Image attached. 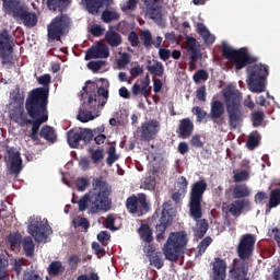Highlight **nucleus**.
<instances>
[{"instance_id": "obj_38", "label": "nucleus", "mask_w": 280, "mask_h": 280, "mask_svg": "<svg viewBox=\"0 0 280 280\" xmlns=\"http://www.w3.org/2000/svg\"><path fill=\"white\" fill-rule=\"evenodd\" d=\"M47 4L49 10H59V12H62L69 5V0H47Z\"/></svg>"}, {"instance_id": "obj_51", "label": "nucleus", "mask_w": 280, "mask_h": 280, "mask_svg": "<svg viewBox=\"0 0 280 280\" xmlns=\"http://www.w3.org/2000/svg\"><path fill=\"white\" fill-rule=\"evenodd\" d=\"M80 261H82V259L77 254H72L71 256H69L68 258L69 270H78V266L80 265Z\"/></svg>"}, {"instance_id": "obj_49", "label": "nucleus", "mask_w": 280, "mask_h": 280, "mask_svg": "<svg viewBox=\"0 0 280 280\" xmlns=\"http://www.w3.org/2000/svg\"><path fill=\"white\" fill-rule=\"evenodd\" d=\"M213 242V238L211 236H206L198 245V253L199 255H203V253L207 252V248L211 246V243Z\"/></svg>"}, {"instance_id": "obj_59", "label": "nucleus", "mask_w": 280, "mask_h": 280, "mask_svg": "<svg viewBox=\"0 0 280 280\" xmlns=\"http://www.w3.org/2000/svg\"><path fill=\"white\" fill-rule=\"evenodd\" d=\"M75 187L78 191H86V187H89V178L81 177L75 180Z\"/></svg>"}, {"instance_id": "obj_3", "label": "nucleus", "mask_w": 280, "mask_h": 280, "mask_svg": "<svg viewBox=\"0 0 280 280\" xmlns=\"http://www.w3.org/2000/svg\"><path fill=\"white\" fill-rule=\"evenodd\" d=\"M207 180H197L191 185L189 194V215L195 222H198L195 230V237H198V240H202V237H205L209 231V221H207V219H201L202 198L205 196V191H207Z\"/></svg>"}, {"instance_id": "obj_7", "label": "nucleus", "mask_w": 280, "mask_h": 280, "mask_svg": "<svg viewBox=\"0 0 280 280\" xmlns=\"http://www.w3.org/2000/svg\"><path fill=\"white\" fill-rule=\"evenodd\" d=\"M229 126L233 130L244 121V108L242 107V92L228 88L223 91Z\"/></svg>"}, {"instance_id": "obj_60", "label": "nucleus", "mask_w": 280, "mask_h": 280, "mask_svg": "<svg viewBox=\"0 0 280 280\" xmlns=\"http://www.w3.org/2000/svg\"><path fill=\"white\" fill-rule=\"evenodd\" d=\"M97 240L103 246H108V240H110V233L108 231H102L97 234Z\"/></svg>"}, {"instance_id": "obj_63", "label": "nucleus", "mask_w": 280, "mask_h": 280, "mask_svg": "<svg viewBox=\"0 0 280 280\" xmlns=\"http://www.w3.org/2000/svg\"><path fill=\"white\" fill-rule=\"evenodd\" d=\"M190 145H192V148H205V143L200 139V135H195L191 137Z\"/></svg>"}, {"instance_id": "obj_50", "label": "nucleus", "mask_w": 280, "mask_h": 280, "mask_svg": "<svg viewBox=\"0 0 280 280\" xmlns=\"http://www.w3.org/2000/svg\"><path fill=\"white\" fill-rule=\"evenodd\" d=\"M22 280H43V277L38 271L30 269L24 271Z\"/></svg>"}, {"instance_id": "obj_17", "label": "nucleus", "mask_w": 280, "mask_h": 280, "mask_svg": "<svg viewBox=\"0 0 280 280\" xmlns=\"http://www.w3.org/2000/svg\"><path fill=\"white\" fill-rule=\"evenodd\" d=\"M224 103L220 100H213L210 103V113L208 117L211 119V121L214 124V126H224L226 124V120L224 119Z\"/></svg>"}, {"instance_id": "obj_15", "label": "nucleus", "mask_w": 280, "mask_h": 280, "mask_svg": "<svg viewBox=\"0 0 280 280\" xmlns=\"http://www.w3.org/2000/svg\"><path fill=\"white\" fill-rule=\"evenodd\" d=\"M159 132H161V121L158 119H150L140 127V141L150 143V141L156 139Z\"/></svg>"}, {"instance_id": "obj_53", "label": "nucleus", "mask_w": 280, "mask_h": 280, "mask_svg": "<svg viewBox=\"0 0 280 280\" xmlns=\"http://www.w3.org/2000/svg\"><path fill=\"white\" fill-rule=\"evenodd\" d=\"M92 250H94V255H96L98 259L106 256V249L97 242L92 243Z\"/></svg>"}, {"instance_id": "obj_57", "label": "nucleus", "mask_w": 280, "mask_h": 280, "mask_svg": "<svg viewBox=\"0 0 280 280\" xmlns=\"http://www.w3.org/2000/svg\"><path fill=\"white\" fill-rule=\"evenodd\" d=\"M140 36L137 34V32L131 31L128 35V40L131 45V47H139L141 45V42L139 40Z\"/></svg>"}, {"instance_id": "obj_24", "label": "nucleus", "mask_w": 280, "mask_h": 280, "mask_svg": "<svg viewBox=\"0 0 280 280\" xmlns=\"http://www.w3.org/2000/svg\"><path fill=\"white\" fill-rule=\"evenodd\" d=\"M194 121L191 118H183L179 120V125L177 128V135L179 139H189L191 135H194Z\"/></svg>"}, {"instance_id": "obj_1", "label": "nucleus", "mask_w": 280, "mask_h": 280, "mask_svg": "<svg viewBox=\"0 0 280 280\" xmlns=\"http://www.w3.org/2000/svg\"><path fill=\"white\" fill-rule=\"evenodd\" d=\"M49 89L36 88L28 92L25 100V110L15 108L11 113V119L22 128L32 126L28 137L32 141H38L40 125L49 121Z\"/></svg>"}, {"instance_id": "obj_25", "label": "nucleus", "mask_w": 280, "mask_h": 280, "mask_svg": "<svg viewBox=\"0 0 280 280\" xmlns=\"http://www.w3.org/2000/svg\"><path fill=\"white\" fill-rule=\"evenodd\" d=\"M213 280H226V261L220 257L214 258Z\"/></svg>"}, {"instance_id": "obj_21", "label": "nucleus", "mask_w": 280, "mask_h": 280, "mask_svg": "<svg viewBox=\"0 0 280 280\" xmlns=\"http://www.w3.org/2000/svg\"><path fill=\"white\" fill-rule=\"evenodd\" d=\"M110 56V48L103 42H97L90 47L85 54V60H93L97 58H108Z\"/></svg>"}, {"instance_id": "obj_29", "label": "nucleus", "mask_w": 280, "mask_h": 280, "mask_svg": "<svg viewBox=\"0 0 280 280\" xmlns=\"http://www.w3.org/2000/svg\"><path fill=\"white\" fill-rule=\"evenodd\" d=\"M39 137L45 139V141H48V143H56V141H58L56 130H54V127H50L49 125H46L40 129Z\"/></svg>"}, {"instance_id": "obj_48", "label": "nucleus", "mask_w": 280, "mask_h": 280, "mask_svg": "<svg viewBox=\"0 0 280 280\" xmlns=\"http://www.w3.org/2000/svg\"><path fill=\"white\" fill-rule=\"evenodd\" d=\"M89 202L91 203V197L88 192L83 195L78 201L79 211L81 212L86 211L89 209Z\"/></svg>"}, {"instance_id": "obj_56", "label": "nucleus", "mask_w": 280, "mask_h": 280, "mask_svg": "<svg viewBox=\"0 0 280 280\" xmlns=\"http://www.w3.org/2000/svg\"><path fill=\"white\" fill-rule=\"evenodd\" d=\"M259 135H250L247 140L248 150H255L259 145Z\"/></svg>"}, {"instance_id": "obj_2", "label": "nucleus", "mask_w": 280, "mask_h": 280, "mask_svg": "<svg viewBox=\"0 0 280 280\" xmlns=\"http://www.w3.org/2000/svg\"><path fill=\"white\" fill-rule=\"evenodd\" d=\"M222 56L234 65L235 71H242L244 67L249 65L246 69V83L252 93H264L266 91L270 67L264 63H255L259 62V57L248 54L246 48L235 50L226 44L222 46Z\"/></svg>"}, {"instance_id": "obj_52", "label": "nucleus", "mask_w": 280, "mask_h": 280, "mask_svg": "<svg viewBox=\"0 0 280 280\" xmlns=\"http://www.w3.org/2000/svg\"><path fill=\"white\" fill-rule=\"evenodd\" d=\"M234 183H244L245 180H248L250 178V173L248 171L243 170L238 173H235L234 176Z\"/></svg>"}, {"instance_id": "obj_23", "label": "nucleus", "mask_w": 280, "mask_h": 280, "mask_svg": "<svg viewBox=\"0 0 280 280\" xmlns=\"http://www.w3.org/2000/svg\"><path fill=\"white\" fill-rule=\"evenodd\" d=\"M131 93L135 97H139V95L150 97V74H145L144 79L140 80V83L137 81L131 88Z\"/></svg>"}, {"instance_id": "obj_41", "label": "nucleus", "mask_w": 280, "mask_h": 280, "mask_svg": "<svg viewBox=\"0 0 280 280\" xmlns=\"http://www.w3.org/2000/svg\"><path fill=\"white\" fill-rule=\"evenodd\" d=\"M116 161H119V155H117V148H115V145H112L107 151L106 164L108 165V167H113Z\"/></svg>"}, {"instance_id": "obj_37", "label": "nucleus", "mask_w": 280, "mask_h": 280, "mask_svg": "<svg viewBox=\"0 0 280 280\" xmlns=\"http://www.w3.org/2000/svg\"><path fill=\"white\" fill-rule=\"evenodd\" d=\"M101 19L103 23H113V21H119L120 15L117 11L106 9L102 12Z\"/></svg>"}, {"instance_id": "obj_64", "label": "nucleus", "mask_w": 280, "mask_h": 280, "mask_svg": "<svg viewBox=\"0 0 280 280\" xmlns=\"http://www.w3.org/2000/svg\"><path fill=\"white\" fill-rule=\"evenodd\" d=\"M77 280H100V276L95 272H91L90 276L88 275H80Z\"/></svg>"}, {"instance_id": "obj_6", "label": "nucleus", "mask_w": 280, "mask_h": 280, "mask_svg": "<svg viewBox=\"0 0 280 280\" xmlns=\"http://www.w3.org/2000/svg\"><path fill=\"white\" fill-rule=\"evenodd\" d=\"M90 196V212L100 213V211H110L113 201L110 200V188L102 178H94L92 189L88 192Z\"/></svg>"}, {"instance_id": "obj_40", "label": "nucleus", "mask_w": 280, "mask_h": 280, "mask_svg": "<svg viewBox=\"0 0 280 280\" xmlns=\"http://www.w3.org/2000/svg\"><path fill=\"white\" fill-rule=\"evenodd\" d=\"M140 40L142 42L145 49H150V47H152V44H154V39L152 38V32H150L149 30L141 31Z\"/></svg>"}, {"instance_id": "obj_31", "label": "nucleus", "mask_w": 280, "mask_h": 280, "mask_svg": "<svg viewBox=\"0 0 280 280\" xmlns=\"http://www.w3.org/2000/svg\"><path fill=\"white\" fill-rule=\"evenodd\" d=\"M105 40L109 47H119L122 43L121 34L109 30L105 33Z\"/></svg>"}, {"instance_id": "obj_35", "label": "nucleus", "mask_w": 280, "mask_h": 280, "mask_svg": "<svg viewBox=\"0 0 280 280\" xmlns=\"http://www.w3.org/2000/svg\"><path fill=\"white\" fill-rule=\"evenodd\" d=\"M47 272L50 275V277H58V275H62V272H65V266H62V261H51L47 268Z\"/></svg>"}, {"instance_id": "obj_4", "label": "nucleus", "mask_w": 280, "mask_h": 280, "mask_svg": "<svg viewBox=\"0 0 280 280\" xmlns=\"http://www.w3.org/2000/svg\"><path fill=\"white\" fill-rule=\"evenodd\" d=\"M85 84L81 94V100H83L82 106L94 113L95 117H100L101 108H104L108 102V89L97 88L95 82L91 81H86Z\"/></svg>"}, {"instance_id": "obj_12", "label": "nucleus", "mask_w": 280, "mask_h": 280, "mask_svg": "<svg viewBox=\"0 0 280 280\" xmlns=\"http://www.w3.org/2000/svg\"><path fill=\"white\" fill-rule=\"evenodd\" d=\"M14 40L8 30L0 32V58L2 65H14Z\"/></svg>"}, {"instance_id": "obj_44", "label": "nucleus", "mask_w": 280, "mask_h": 280, "mask_svg": "<svg viewBox=\"0 0 280 280\" xmlns=\"http://www.w3.org/2000/svg\"><path fill=\"white\" fill-rule=\"evenodd\" d=\"M90 156L94 165H97V163L104 161V149L91 150Z\"/></svg>"}, {"instance_id": "obj_46", "label": "nucleus", "mask_w": 280, "mask_h": 280, "mask_svg": "<svg viewBox=\"0 0 280 280\" xmlns=\"http://www.w3.org/2000/svg\"><path fill=\"white\" fill-rule=\"evenodd\" d=\"M264 119H266V115L264 114V112H255L254 114H252V121L254 128H259V126L264 124Z\"/></svg>"}, {"instance_id": "obj_16", "label": "nucleus", "mask_w": 280, "mask_h": 280, "mask_svg": "<svg viewBox=\"0 0 280 280\" xmlns=\"http://www.w3.org/2000/svg\"><path fill=\"white\" fill-rule=\"evenodd\" d=\"M49 231V224L46 222L44 223L40 219H35L28 225V233L34 237L35 242H45L47 238V232Z\"/></svg>"}, {"instance_id": "obj_27", "label": "nucleus", "mask_w": 280, "mask_h": 280, "mask_svg": "<svg viewBox=\"0 0 280 280\" xmlns=\"http://www.w3.org/2000/svg\"><path fill=\"white\" fill-rule=\"evenodd\" d=\"M83 2L89 14L96 16V14H100V9L104 8L106 0H83Z\"/></svg>"}, {"instance_id": "obj_34", "label": "nucleus", "mask_w": 280, "mask_h": 280, "mask_svg": "<svg viewBox=\"0 0 280 280\" xmlns=\"http://www.w3.org/2000/svg\"><path fill=\"white\" fill-rule=\"evenodd\" d=\"M95 115H93V112H91L90 109H88V107L82 106L79 109V114L77 116V119L79 121H81L82 124H89V121H93V119H95Z\"/></svg>"}, {"instance_id": "obj_19", "label": "nucleus", "mask_w": 280, "mask_h": 280, "mask_svg": "<svg viewBox=\"0 0 280 280\" xmlns=\"http://www.w3.org/2000/svg\"><path fill=\"white\" fill-rule=\"evenodd\" d=\"M230 278L232 280H250L248 278V262L234 259L230 266Z\"/></svg>"}, {"instance_id": "obj_39", "label": "nucleus", "mask_w": 280, "mask_h": 280, "mask_svg": "<svg viewBox=\"0 0 280 280\" xmlns=\"http://www.w3.org/2000/svg\"><path fill=\"white\" fill-rule=\"evenodd\" d=\"M147 70L158 78H163V73H165V68L161 61H155L154 65L147 66Z\"/></svg>"}, {"instance_id": "obj_61", "label": "nucleus", "mask_w": 280, "mask_h": 280, "mask_svg": "<svg viewBox=\"0 0 280 280\" xmlns=\"http://www.w3.org/2000/svg\"><path fill=\"white\" fill-rule=\"evenodd\" d=\"M256 205H264L268 200V194L266 191H258L254 197Z\"/></svg>"}, {"instance_id": "obj_10", "label": "nucleus", "mask_w": 280, "mask_h": 280, "mask_svg": "<svg viewBox=\"0 0 280 280\" xmlns=\"http://www.w3.org/2000/svg\"><path fill=\"white\" fill-rule=\"evenodd\" d=\"M71 27V18L68 14L61 13L51 20L47 26L48 40H60L62 36L69 34Z\"/></svg>"}, {"instance_id": "obj_28", "label": "nucleus", "mask_w": 280, "mask_h": 280, "mask_svg": "<svg viewBox=\"0 0 280 280\" xmlns=\"http://www.w3.org/2000/svg\"><path fill=\"white\" fill-rule=\"evenodd\" d=\"M250 196V188L246 184L235 185L232 190V197L235 200H242V198H248Z\"/></svg>"}, {"instance_id": "obj_13", "label": "nucleus", "mask_w": 280, "mask_h": 280, "mask_svg": "<svg viewBox=\"0 0 280 280\" xmlns=\"http://www.w3.org/2000/svg\"><path fill=\"white\" fill-rule=\"evenodd\" d=\"M67 141L70 148H80V143H91L93 141V130L91 129H82V128H73L67 132Z\"/></svg>"}, {"instance_id": "obj_45", "label": "nucleus", "mask_w": 280, "mask_h": 280, "mask_svg": "<svg viewBox=\"0 0 280 280\" xmlns=\"http://www.w3.org/2000/svg\"><path fill=\"white\" fill-rule=\"evenodd\" d=\"M191 113H192L194 115H196L197 121H198L199 124H202V121H205V119H207V117H209V114H208L205 109H202L201 107H199V106L192 107Z\"/></svg>"}, {"instance_id": "obj_9", "label": "nucleus", "mask_w": 280, "mask_h": 280, "mask_svg": "<svg viewBox=\"0 0 280 280\" xmlns=\"http://www.w3.org/2000/svg\"><path fill=\"white\" fill-rule=\"evenodd\" d=\"M175 217L176 210L172 206V200L165 201L162 205V210H155V212L153 213V220L160 218L159 224L155 225L158 242H163V240H165V231H167L168 226H172V222H174Z\"/></svg>"}, {"instance_id": "obj_47", "label": "nucleus", "mask_w": 280, "mask_h": 280, "mask_svg": "<svg viewBox=\"0 0 280 280\" xmlns=\"http://www.w3.org/2000/svg\"><path fill=\"white\" fill-rule=\"evenodd\" d=\"M192 80L196 84H198V82H207L209 80V73L206 70L200 69L194 73Z\"/></svg>"}, {"instance_id": "obj_54", "label": "nucleus", "mask_w": 280, "mask_h": 280, "mask_svg": "<svg viewBox=\"0 0 280 280\" xmlns=\"http://www.w3.org/2000/svg\"><path fill=\"white\" fill-rule=\"evenodd\" d=\"M105 65H106V61L104 60L90 61L88 63V68L94 73H97V71H100V69H102Z\"/></svg>"}, {"instance_id": "obj_8", "label": "nucleus", "mask_w": 280, "mask_h": 280, "mask_svg": "<svg viewBox=\"0 0 280 280\" xmlns=\"http://www.w3.org/2000/svg\"><path fill=\"white\" fill-rule=\"evenodd\" d=\"M187 244H189V237L187 236V232H171L166 243L163 247V253L165 259L168 261H176L180 258V255L185 254L187 249Z\"/></svg>"}, {"instance_id": "obj_55", "label": "nucleus", "mask_w": 280, "mask_h": 280, "mask_svg": "<svg viewBox=\"0 0 280 280\" xmlns=\"http://www.w3.org/2000/svg\"><path fill=\"white\" fill-rule=\"evenodd\" d=\"M189 186V182H187V177L180 176L177 180V187L180 194H187V187Z\"/></svg>"}, {"instance_id": "obj_5", "label": "nucleus", "mask_w": 280, "mask_h": 280, "mask_svg": "<svg viewBox=\"0 0 280 280\" xmlns=\"http://www.w3.org/2000/svg\"><path fill=\"white\" fill-rule=\"evenodd\" d=\"M2 12L5 16H11L16 23H23L25 27H36L38 25V15L30 11L21 0H2Z\"/></svg>"}, {"instance_id": "obj_20", "label": "nucleus", "mask_w": 280, "mask_h": 280, "mask_svg": "<svg viewBox=\"0 0 280 280\" xmlns=\"http://www.w3.org/2000/svg\"><path fill=\"white\" fill-rule=\"evenodd\" d=\"M143 252L150 261V266H153V268L161 270V268L165 266V261L163 260V252L156 250L154 244H147L143 248Z\"/></svg>"}, {"instance_id": "obj_32", "label": "nucleus", "mask_w": 280, "mask_h": 280, "mask_svg": "<svg viewBox=\"0 0 280 280\" xmlns=\"http://www.w3.org/2000/svg\"><path fill=\"white\" fill-rule=\"evenodd\" d=\"M8 243L10 244L11 250H19L23 244V236L19 232L9 234Z\"/></svg>"}, {"instance_id": "obj_62", "label": "nucleus", "mask_w": 280, "mask_h": 280, "mask_svg": "<svg viewBox=\"0 0 280 280\" xmlns=\"http://www.w3.org/2000/svg\"><path fill=\"white\" fill-rule=\"evenodd\" d=\"M119 69H124L126 65H130V54L124 52L120 59L117 61Z\"/></svg>"}, {"instance_id": "obj_42", "label": "nucleus", "mask_w": 280, "mask_h": 280, "mask_svg": "<svg viewBox=\"0 0 280 280\" xmlns=\"http://www.w3.org/2000/svg\"><path fill=\"white\" fill-rule=\"evenodd\" d=\"M147 14L152 21H154V23H161V21H163V13H161V9H159V7L148 9Z\"/></svg>"}, {"instance_id": "obj_22", "label": "nucleus", "mask_w": 280, "mask_h": 280, "mask_svg": "<svg viewBox=\"0 0 280 280\" xmlns=\"http://www.w3.org/2000/svg\"><path fill=\"white\" fill-rule=\"evenodd\" d=\"M248 205H250L248 199H236L225 206V213L233 215V218H240L242 215V211H244Z\"/></svg>"}, {"instance_id": "obj_11", "label": "nucleus", "mask_w": 280, "mask_h": 280, "mask_svg": "<svg viewBox=\"0 0 280 280\" xmlns=\"http://www.w3.org/2000/svg\"><path fill=\"white\" fill-rule=\"evenodd\" d=\"M126 209L131 215L141 218V215L150 212V201H148L145 194L131 195L126 200Z\"/></svg>"}, {"instance_id": "obj_33", "label": "nucleus", "mask_w": 280, "mask_h": 280, "mask_svg": "<svg viewBox=\"0 0 280 280\" xmlns=\"http://www.w3.org/2000/svg\"><path fill=\"white\" fill-rule=\"evenodd\" d=\"M138 233L143 242H147V244H152L154 241V237L152 236V229H150V225L148 224H141V226L138 229Z\"/></svg>"}, {"instance_id": "obj_43", "label": "nucleus", "mask_w": 280, "mask_h": 280, "mask_svg": "<svg viewBox=\"0 0 280 280\" xmlns=\"http://www.w3.org/2000/svg\"><path fill=\"white\" fill-rule=\"evenodd\" d=\"M10 97L14 104H23V102H25V96L21 93V88L19 85L11 91Z\"/></svg>"}, {"instance_id": "obj_30", "label": "nucleus", "mask_w": 280, "mask_h": 280, "mask_svg": "<svg viewBox=\"0 0 280 280\" xmlns=\"http://www.w3.org/2000/svg\"><path fill=\"white\" fill-rule=\"evenodd\" d=\"M22 248L24 250L25 257H34L36 244H34V240L32 238V236H25L24 238H22Z\"/></svg>"}, {"instance_id": "obj_26", "label": "nucleus", "mask_w": 280, "mask_h": 280, "mask_svg": "<svg viewBox=\"0 0 280 280\" xmlns=\"http://www.w3.org/2000/svg\"><path fill=\"white\" fill-rule=\"evenodd\" d=\"M187 51H190V61L189 67L194 69L196 67V62H198V42L195 37H187Z\"/></svg>"}, {"instance_id": "obj_36", "label": "nucleus", "mask_w": 280, "mask_h": 280, "mask_svg": "<svg viewBox=\"0 0 280 280\" xmlns=\"http://www.w3.org/2000/svg\"><path fill=\"white\" fill-rule=\"evenodd\" d=\"M280 205V188L272 189L269 195L268 209H277Z\"/></svg>"}, {"instance_id": "obj_58", "label": "nucleus", "mask_w": 280, "mask_h": 280, "mask_svg": "<svg viewBox=\"0 0 280 280\" xmlns=\"http://www.w3.org/2000/svg\"><path fill=\"white\" fill-rule=\"evenodd\" d=\"M139 3V0H128L121 8L122 12H135L137 10V5Z\"/></svg>"}, {"instance_id": "obj_14", "label": "nucleus", "mask_w": 280, "mask_h": 280, "mask_svg": "<svg viewBox=\"0 0 280 280\" xmlns=\"http://www.w3.org/2000/svg\"><path fill=\"white\" fill-rule=\"evenodd\" d=\"M257 242V237L255 234H243L240 238L238 245L236 247V253L240 259L246 261L253 257V253H255V244Z\"/></svg>"}, {"instance_id": "obj_18", "label": "nucleus", "mask_w": 280, "mask_h": 280, "mask_svg": "<svg viewBox=\"0 0 280 280\" xmlns=\"http://www.w3.org/2000/svg\"><path fill=\"white\" fill-rule=\"evenodd\" d=\"M5 161L10 163L11 174L19 175L23 170V160L21 159V152L16 151L13 147H7Z\"/></svg>"}]
</instances>
